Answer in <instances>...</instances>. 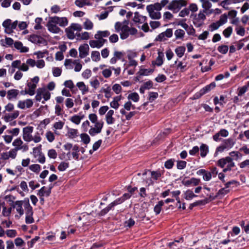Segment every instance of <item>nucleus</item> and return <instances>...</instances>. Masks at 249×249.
I'll use <instances>...</instances> for the list:
<instances>
[{
	"mask_svg": "<svg viewBox=\"0 0 249 249\" xmlns=\"http://www.w3.org/2000/svg\"><path fill=\"white\" fill-rule=\"evenodd\" d=\"M187 5V2L185 0H173L167 6L168 10L173 11V13H177L180 9Z\"/></svg>",
	"mask_w": 249,
	"mask_h": 249,
	"instance_id": "nucleus-1",
	"label": "nucleus"
},
{
	"mask_svg": "<svg viewBox=\"0 0 249 249\" xmlns=\"http://www.w3.org/2000/svg\"><path fill=\"white\" fill-rule=\"evenodd\" d=\"M124 199L122 197L118 198L110 203L107 207L101 210V211L98 213V215L99 216H103L107 214L109 211L114 210V207L118 204H120L124 202Z\"/></svg>",
	"mask_w": 249,
	"mask_h": 249,
	"instance_id": "nucleus-2",
	"label": "nucleus"
},
{
	"mask_svg": "<svg viewBox=\"0 0 249 249\" xmlns=\"http://www.w3.org/2000/svg\"><path fill=\"white\" fill-rule=\"evenodd\" d=\"M33 127L28 126L24 127L23 129V138L26 142H30L33 140V137L31 133L33 131Z\"/></svg>",
	"mask_w": 249,
	"mask_h": 249,
	"instance_id": "nucleus-3",
	"label": "nucleus"
},
{
	"mask_svg": "<svg viewBox=\"0 0 249 249\" xmlns=\"http://www.w3.org/2000/svg\"><path fill=\"white\" fill-rule=\"evenodd\" d=\"M200 179L195 178H192L189 180H185V179H183L181 181L182 184L186 187H189L190 186H197L200 183Z\"/></svg>",
	"mask_w": 249,
	"mask_h": 249,
	"instance_id": "nucleus-4",
	"label": "nucleus"
},
{
	"mask_svg": "<svg viewBox=\"0 0 249 249\" xmlns=\"http://www.w3.org/2000/svg\"><path fill=\"white\" fill-rule=\"evenodd\" d=\"M89 47L88 44H84L80 46L79 48V57L83 58L89 54Z\"/></svg>",
	"mask_w": 249,
	"mask_h": 249,
	"instance_id": "nucleus-5",
	"label": "nucleus"
},
{
	"mask_svg": "<svg viewBox=\"0 0 249 249\" xmlns=\"http://www.w3.org/2000/svg\"><path fill=\"white\" fill-rule=\"evenodd\" d=\"M19 91L18 89H11L7 92V98L9 100H16L18 98Z\"/></svg>",
	"mask_w": 249,
	"mask_h": 249,
	"instance_id": "nucleus-6",
	"label": "nucleus"
},
{
	"mask_svg": "<svg viewBox=\"0 0 249 249\" xmlns=\"http://www.w3.org/2000/svg\"><path fill=\"white\" fill-rule=\"evenodd\" d=\"M29 41L32 43L36 44H42L43 41H45V40L41 36L33 34L30 36Z\"/></svg>",
	"mask_w": 249,
	"mask_h": 249,
	"instance_id": "nucleus-7",
	"label": "nucleus"
},
{
	"mask_svg": "<svg viewBox=\"0 0 249 249\" xmlns=\"http://www.w3.org/2000/svg\"><path fill=\"white\" fill-rule=\"evenodd\" d=\"M15 48L19 50L20 53H27L29 51V48L27 47L23 46L22 43L20 41H17L14 43Z\"/></svg>",
	"mask_w": 249,
	"mask_h": 249,
	"instance_id": "nucleus-8",
	"label": "nucleus"
},
{
	"mask_svg": "<svg viewBox=\"0 0 249 249\" xmlns=\"http://www.w3.org/2000/svg\"><path fill=\"white\" fill-rule=\"evenodd\" d=\"M114 114V111L113 110H109L106 115V120L107 123L108 124H111L115 122V119L113 117Z\"/></svg>",
	"mask_w": 249,
	"mask_h": 249,
	"instance_id": "nucleus-9",
	"label": "nucleus"
},
{
	"mask_svg": "<svg viewBox=\"0 0 249 249\" xmlns=\"http://www.w3.org/2000/svg\"><path fill=\"white\" fill-rule=\"evenodd\" d=\"M27 86L29 88V90L25 89L24 90L25 93H28L30 95H33L35 93V89L36 87V85L32 82H28L27 83Z\"/></svg>",
	"mask_w": 249,
	"mask_h": 249,
	"instance_id": "nucleus-10",
	"label": "nucleus"
},
{
	"mask_svg": "<svg viewBox=\"0 0 249 249\" xmlns=\"http://www.w3.org/2000/svg\"><path fill=\"white\" fill-rule=\"evenodd\" d=\"M47 26L48 27V30L50 32L53 33H59L61 31V29L55 24L51 23L50 22H48Z\"/></svg>",
	"mask_w": 249,
	"mask_h": 249,
	"instance_id": "nucleus-11",
	"label": "nucleus"
},
{
	"mask_svg": "<svg viewBox=\"0 0 249 249\" xmlns=\"http://www.w3.org/2000/svg\"><path fill=\"white\" fill-rule=\"evenodd\" d=\"M149 13V17L154 19H159L161 18V14L160 12H154V10L146 9Z\"/></svg>",
	"mask_w": 249,
	"mask_h": 249,
	"instance_id": "nucleus-12",
	"label": "nucleus"
},
{
	"mask_svg": "<svg viewBox=\"0 0 249 249\" xmlns=\"http://www.w3.org/2000/svg\"><path fill=\"white\" fill-rule=\"evenodd\" d=\"M16 205H17L16 209L17 212L19 213V216L18 215H16L15 217H18L19 218V217L22 215L24 213V210L22 208V201L19 200L16 201Z\"/></svg>",
	"mask_w": 249,
	"mask_h": 249,
	"instance_id": "nucleus-13",
	"label": "nucleus"
},
{
	"mask_svg": "<svg viewBox=\"0 0 249 249\" xmlns=\"http://www.w3.org/2000/svg\"><path fill=\"white\" fill-rule=\"evenodd\" d=\"M230 161H231V160L229 156L221 158L217 161V165L221 168H224L228 162Z\"/></svg>",
	"mask_w": 249,
	"mask_h": 249,
	"instance_id": "nucleus-14",
	"label": "nucleus"
},
{
	"mask_svg": "<svg viewBox=\"0 0 249 249\" xmlns=\"http://www.w3.org/2000/svg\"><path fill=\"white\" fill-rule=\"evenodd\" d=\"M216 86L214 82H212L211 84L206 85L205 87L201 89L204 94L209 92L212 89H213Z\"/></svg>",
	"mask_w": 249,
	"mask_h": 249,
	"instance_id": "nucleus-15",
	"label": "nucleus"
},
{
	"mask_svg": "<svg viewBox=\"0 0 249 249\" xmlns=\"http://www.w3.org/2000/svg\"><path fill=\"white\" fill-rule=\"evenodd\" d=\"M11 24V20L10 19H7L3 22L2 26L5 28L4 32L5 33L11 34V32H10Z\"/></svg>",
	"mask_w": 249,
	"mask_h": 249,
	"instance_id": "nucleus-16",
	"label": "nucleus"
},
{
	"mask_svg": "<svg viewBox=\"0 0 249 249\" xmlns=\"http://www.w3.org/2000/svg\"><path fill=\"white\" fill-rule=\"evenodd\" d=\"M200 156L201 157H205L209 152V147L206 144L202 143L200 147Z\"/></svg>",
	"mask_w": 249,
	"mask_h": 249,
	"instance_id": "nucleus-17",
	"label": "nucleus"
},
{
	"mask_svg": "<svg viewBox=\"0 0 249 249\" xmlns=\"http://www.w3.org/2000/svg\"><path fill=\"white\" fill-rule=\"evenodd\" d=\"M197 196L195 195L191 190H187L184 193V198L186 200H191L194 197H197Z\"/></svg>",
	"mask_w": 249,
	"mask_h": 249,
	"instance_id": "nucleus-18",
	"label": "nucleus"
},
{
	"mask_svg": "<svg viewBox=\"0 0 249 249\" xmlns=\"http://www.w3.org/2000/svg\"><path fill=\"white\" fill-rule=\"evenodd\" d=\"M200 1L202 2V6L204 9L202 12L203 13H207V11L211 7L212 3L208 0H200Z\"/></svg>",
	"mask_w": 249,
	"mask_h": 249,
	"instance_id": "nucleus-19",
	"label": "nucleus"
},
{
	"mask_svg": "<svg viewBox=\"0 0 249 249\" xmlns=\"http://www.w3.org/2000/svg\"><path fill=\"white\" fill-rule=\"evenodd\" d=\"M154 71L153 69H141L137 72V74L139 76L148 75L150 73H153Z\"/></svg>",
	"mask_w": 249,
	"mask_h": 249,
	"instance_id": "nucleus-20",
	"label": "nucleus"
},
{
	"mask_svg": "<svg viewBox=\"0 0 249 249\" xmlns=\"http://www.w3.org/2000/svg\"><path fill=\"white\" fill-rule=\"evenodd\" d=\"M110 35V33L108 31H98L97 33L95 35L94 37L96 39H100L103 37H107Z\"/></svg>",
	"mask_w": 249,
	"mask_h": 249,
	"instance_id": "nucleus-21",
	"label": "nucleus"
},
{
	"mask_svg": "<svg viewBox=\"0 0 249 249\" xmlns=\"http://www.w3.org/2000/svg\"><path fill=\"white\" fill-rule=\"evenodd\" d=\"M5 40V44L4 43L3 39H2L0 40V44L2 46H11L14 43V40L10 37H8L6 36Z\"/></svg>",
	"mask_w": 249,
	"mask_h": 249,
	"instance_id": "nucleus-22",
	"label": "nucleus"
},
{
	"mask_svg": "<svg viewBox=\"0 0 249 249\" xmlns=\"http://www.w3.org/2000/svg\"><path fill=\"white\" fill-rule=\"evenodd\" d=\"M73 29L71 28V26L66 28L65 32L67 34V37L70 39H73L75 37V35L73 32Z\"/></svg>",
	"mask_w": 249,
	"mask_h": 249,
	"instance_id": "nucleus-23",
	"label": "nucleus"
},
{
	"mask_svg": "<svg viewBox=\"0 0 249 249\" xmlns=\"http://www.w3.org/2000/svg\"><path fill=\"white\" fill-rule=\"evenodd\" d=\"M76 86L78 88L82 91V93L83 94L86 93V92L89 91V89L86 87L85 84L83 82H78L76 84Z\"/></svg>",
	"mask_w": 249,
	"mask_h": 249,
	"instance_id": "nucleus-24",
	"label": "nucleus"
},
{
	"mask_svg": "<svg viewBox=\"0 0 249 249\" xmlns=\"http://www.w3.org/2000/svg\"><path fill=\"white\" fill-rule=\"evenodd\" d=\"M235 143V142L233 139L229 138L225 140L224 142V145L226 147V149L231 148Z\"/></svg>",
	"mask_w": 249,
	"mask_h": 249,
	"instance_id": "nucleus-25",
	"label": "nucleus"
},
{
	"mask_svg": "<svg viewBox=\"0 0 249 249\" xmlns=\"http://www.w3.org/2000/svg\"><path fill=\"white\" fill-rule=\"evenodd\" d=\"M146 9H149L153 10H157V11H160L161 9V6L159 2L155 3L153 4H150L146 6Z\"/></svg>",
	"mask_w": 249,
	"mask_h": 249,
	"instance_id": "nucleus-26",
	"label": "nucleus"
},
{
	"mask_svg": "<svg viewBox=\"0 0 249 249\" xmlns=\"http://www.w3.org/2000/svg\"><path fill=\"white\" fill-rule=\"evenodd\" d=\"M164 205V202L162 200L159 201L158 203L154 207V211L156 214H159L161 210V207Z\"/></svg>",
	"mask_w": 249,
	"mask_h": 249,
	"instance_id": "nucleus-27",
	"label": "nucleus"
},
{
	"mask_svg": "<svg viewBox=\"0 0 249 249\" xmlns=\"http://www.w3.org/2000/svg\"><path fill=\"white\" fill-rule=\"evenodd\" d=\"M185 51V47L184 46H179L175 49V53L179 57H181L183 55Z\"/></svg>",
	"mask_w": 249,
	"mask_h": 249,
	"instance_id": "nucleus-28",
	"label": "nucleus"
},
{
	"mask_svg": "<svg viewBox=\"0 0 249 249\" xmlns=\"http://www.w3.org/2000/svg\"><path fill=\"white\" fill-rule=\"evenodd\" d=\"M163 54L161 55L160 53H159V55L157 57L156 61H152L153 65H156L158 66H160L163 64V59H162Z\"/></svg>",
	"mask_w": 249,
	"mask_h": 249,
	"instance_id": "nucleus-29",
	"label": "nucleus"
},
{
	"mask_svg": "<svg viewBox=\"0 0 249 249\" xmlns=\"http://www.w3.org/2000/svg\"><path fill=\"white\" fill-rule=\"evenodd\" d=\"M176 39H182L185 35V32L182 29H177L175 32Z\"/></svg>",
	"mask_w": 249,
	"mask_h": 249,
	"instance_id": "nucleus-30",
	"label": "nucleus"
},
{
	"mask_svg": "<svg viewBox=\"0 0 249 249\" xmlns=\"http://www.w3.org/2000/svg\"><path fill=\"white\" fill-rule=\"evenodd\" d=\"M175 160L174 159H170L166 160L164 163V167L168 169H171L174 165Z\"/></svg>",
	"mask_w": 249,
	"mask_h": 249,
	"instance_id": "nucleus-31",
	"label": "nucleus"
},
{
	"mask_svg": "<svg viewBox=\"0 0 249 249\" xmlns=\"http://www.w3.org/2000/svg\"><path fill=\"white\" fill-rule=\"evenodd\" d=\"M77 129L69 128L68 132V136L70 138H75L77 136Z\"/></svg>",
	"mask_w": 249,
	"mask_h": 249,
	"instance_id": "nucleus-32",
	"label": "nucleus"
},
{
	"mask_svg": "<svg viewBox=\"0 0 249 249\" xmlns=\"http://www.w3.org/2000/svg\"><path fill=\"white\" fill-rule=\"evenodd\" d=\"M229 50L228 46L226 45H221L219 46L217 48V51L222 54H226L227 53Z\"/></svg>",
	"mask_w": 249,
	"mask_h": 249,
	"instance_id": "nucleus-33",
	"label": "nucleus"
},
{
	"mask_svg": "<svg viewBox=\"0 0 249 249\" xmlns=\"http://www.w3.org/2000/svg\"><path fill=\"white\" fill-rule=\"evenodd\" d=\"M82 117L80 116L74 115L70 118V121L76 124H79L80 123Z\"/></svg>",
	"mask_w": 249,
	"mask_h": 249,
	"instance_id": "nucleus-34",
	"label": "nucleus"
},
{
	"mask_svg": "<svg viewBox=\"0 0 249 249\" xmlns=\"http://www.w3.org/2000/svg\"><path fill=\"white\" fill-rule=\"evenodd\" d=\"M80 137L81 138L82 141L85 143V144H88L89 143L90 141V138L89 137V136L86 134V133H82L80 135Z\"/></svg>",
	"mask_w": 249,
	"mask_h": 249,
	"instance_id": "nucleus-35",
	"label": "nucleus"
},
{
	"mask_svg": "<svg viewBox=\"0 0 249 249\" xmlns=\"http://www.w3.org/2000/svg\"><path fill=\"white\" fill-rule=\"evenodd\" d=\"M150 173L152 178L156 180L161 177L162 175L159 170L150 171Z\"/></svg>",
	"mask_w": 249,
	"mask_h": 249,
	"instance_id": "nucleus-36",
	"label": "nucleus"
},
{
	"mask_svg": "<svg viewBox=\"0 0 249 249\" xmlns=\"http://www.w3.org/2000/svg\"><path fill=\"white\" fill-rule=\"evenodd\" d=\"M91 58L93 61L97 62L100 60V55L98 51H94L91 53Z\"/></svg>",
	"mask_w": 249,
	"mask_h": 249,
	"instance_id": "nucleus-37",
	"label": "nucleus"
},
{
	"mask_svg": "<svg viewBox=\"0 0 249 249\" xmlns=\"http://www.w3.org/2000/svg\"><path fill=\"white\" fill-rule=\"evenodd\" d=\"M103 91L105 93V96L107 98H109L111 97L112 93L111 92V89L110 87L107 86L106 89H102L101 91Z\"/></svg>",
	"mask_w": 249,
	"mask_h": 249,
	"instance_id": "nucleus-38",
	"label": "nucleus"
},
{
	"mask_svg": "<svg viewBox=\"0 0 249 249\" xmlns=\"http://www.w3.org/2000/svg\"><path fill=\"white\" fill-rule=\"evenodd\" d=\"M139 95L136 92H133L128 95V99H131L135 102H137L139 100Z\"/></svg>",
	"mask_w": 249,
	"mask_h": 249,
	"instance_id": "nucleus-39",
	"label": "nucleus"
},
{
	"mask_svg": "<svg viewBox=\"0 0 249 249\" xmlns=\"http://www.w3.org/2000/svg\"><path fill=\"white\" fill-rule=\"evenodd\" d=\"M232 33V28L231 26L228 27L223 31V34L226 38L229 37Z\"/></svg>",
	"mask_w": 249,
	"mask_h": 249,
	"instance_id": "nucleus-40",
	"label": "nucleus"
},
{
	"mask_svg": "<svg viewBox=\"0 0 249 249\" xmlns=\"http://www.w3.org/2000/svg\"><path fill=\"white\" fill-rule=\"evenodd\" d=\"M69 166V163L68 162H61L58 166V169L60 171H64L68 168Z\"/></svg>",
	"mask_w": 249,
	"mask_h": 249,
	"instance_id": "nucleus-41",
	"label": "nucleus"
},
{
	"mask_svg": "<svg viewBox=\"0 0 249 249\" xmlns=\"http://www.w3.org/2000/svg\"><path fill=\"white\" fill-rule=\"evenodd\" d=\"M68 24V20L66 17L59 18L58 24L61 27H65Z\"/></svg>",
	"mask_w": 249,
	"mask_h": 249,
	"instance_id": "nucleus-42",
	"label": "nucleus"
},
{
	"mask_svg": "<svg viewBox=\"0 0 249 249\" xmlns=\"http://www.w3.org/2000/svg\"><path fill=\"white\" fill-rule=\"evenodd\" d=\"M187 162L184 160H178L177 161V167L179 170H182L186 166Z\"/></svg>",
	"mask_w": 249,
	"mask_h": 249,
	"instance_id": "nucleus-43",
	"label": "nucleus"
},
{
	"mask_svg": "<svg viewBox=\"0 0 249 249\" xmlns=\"http://www.w3.org/2000/svg\"><path fill=\"white\" fill-rule=\"evenodd\" d=\"M230 190L227 189V188H226V187L225 188H223L220 189L218 192L217 193V196H218L219 197L220 196H223L227 194L228 193H229Z\"/></svg>",
	"mask_w": 249,
	"mask_h": 249,
	"instance_id": "nucleus-44",
	"label": "nucleus"
},
{
	"mask_svg": "<svg viewBox=\"0 0 249 249\" xmlns=\"http://www.w3.org/2000/svg\"><path fill=\"white\" fill-rule=\"evenodd\" d=\"M29 169L31 171L35 173H38L39 172L40 170V166L37 164H32L30 166Z\"/></svg>",
	"mask_w": 249,
	"mask_h": 249,
	"instance_id": "nucleus-45",
	"label": "nucleus"
},
{
	"mask_svg": "<svg viewBox=\"0 0 249 249\" xmlns=\"http://www.w3.org/2000/svg\"><path fill=\"white\" fill-rule=\"evenodd\" d=\"M158 97V93L155 92H149V98L148 100L149 102H152Z\"/></svg>",
	"mask_w": 249,
	"mask_h": 249,
	"instance_id": "nucleus-46",
	"label": "nucleus"
},
{
	"mask_svg": "<svg viewBox=\"0 0 249 249\" xmlns=\"http://www.w3.org/2000/svg\"><path fill=\"white\" fill-rule=\"evenodd\" d=\"M228 17L226 14H224L221 15L220 17V19L217 22L219 24H220V25H222L227 22Z\"/></svg>",
	"mask_w": 249,
	"mask_h": 249,
	"instance_id": "nucleus-47",
	"label": "nucleus"
},
{
	"mask_svg": "<svg viewBox=\"0 0 249 249\" xmlns=\"http://www.w3.org/2000/svg\"><path fill=\"white\" fill-rule=\"evenodd\" d=\"M57 154L55 149H50L48 152V156L50 158L55 159L57 157Z\"/></svg>",
	"mask_w": 249,
	"mask_h": 249,
	"instance_id": "nucleus-48",
	"label": "nucleus"
},
{
	"mask_svg": "<svg viewBox=\"0 0 249 249\" xmlns=\"http://www.w3.org/2000/svg\"><path fill=\"white\" fill-rule=\"evenodd\" d=\"M75 4L76 6L79 7H82L84 5H90V3L89 2L82 1L81 0H76L75 1Z\"/></svg>",
	"mask_w": 249,
	"mask_h": 249,
	"instance_id": "nucleus-49",
	"label": "nucleus"
},
{
	"mask_svg": "<svg viewBox=\"0 0 249 249\" xmlns=\"http://www.w3.org/2000/svg\"><path fill=\"white\" fill-rule=\"evenodd\" d=\"M220 26V24H219V23L217 21H216L215 22L212 23L209 26V29L211 31L213 32L214 30L218 29Z\"/></svg>",
	"mask_w": 249,
	"mask_h": 249,
	"instance_id": "nucleus-50",
	"label": "nucleus"
},
{
	"mask_svg": "<svg viewBox=\"0 0 249 249\" xmlns=\"http://www.w3.org/2000/svg\"><path fill=\"white\" fill-rule=\"evenodd\" d=\"M248 89V88L246 85L242 87L239 88L238 89V95L239 96L243 95L247 91Z\"/></svg>",
	"mask_w": 249,
	"mask_h": 249,
	"instance_id": "nucleus-51",
	"label": "nucleus"
},
{
	"mask_svg": "<svg viewBox=\"0 0 249 249\" xmlns=\"http://www.w3.org/2000/svg\"><path fill=\"white\" fill-rule=\"evenodd\" d=\"M84 28L87 30L91 29L93 26L92 22L88 19L84 23Z\"/></svg>",
	"mask_w": 249,
	"mask_h": 249,
	"instance_id": "nucleus-52",
	"label": "nucleus"
},
{
	"mask_svg": "<svg viewBox=\"0 0 249 249\" xmlns=\"http://www.w3.org/2000/svg\"><path fill=\"white\" fill-rule=\"evenodd\" d=\"M62 73V70L58 67H54L53 69V75L55 77L59 76Z\"/></svg>",
	"mask_w": 249,
	"mask_h": 249,
	"instance_id": "nucleus-53",
	"label": "nucleus"
},
{
	"mask_svg": "<svg viewBox=\"0 0 249 249\" xmlns=\"http://www.w3.org/2000/svg\"><path fill=\"white\" fill-rule=\"evenodd\" d=\"M101 130L95 127H91L89 131V134L92 136H94L96 134L100 133L101 132Z\"/></svg>",
	"mask_w": 249,
	"mask_h": 249,
	"instance_id": "nucleus-54",
	"label": "nucleus"
},
{
	"mask_svg": "<svg viewBox=\"0 0 249 249\" xmlns=\"http://www.w3.org/2000/svg\"><path fill=\"white\" fill-rule=\"evenodd\" d=\"M18 151L17 147H15L11 149L9 152H8L9 158L15 159L17 156V152Z\"/></svg>",
	"mask_w": 249,
	"mask_h": 249,
	"instance_id": "nucleus-55",
	"label": "nucleus"
},
{
	"mask_svg": "<svg viewBox=\"0 0 249 249\" xmlns=\"http://www.w3.org/2000/svg\"><path fill=\"white\" fill-rule=\"evenodd\" d=\"M46 138L47 139V140L49 142H52L53 141V140H54V134H53V132H52L51 131H48L47 133H46Z\"/></svg>",
	"mask_w": 249,
	"mask_h": 249,
	"instance_id": "nucleus-56",
	"label": "nucleus"
},
{
	"mask_svg": "<svg viewBox=\"0 0 249 249\" xmlns=\"http://www.w3.org/2000/svg\"><path fill=\"white\" fill-rule=\"evenodd\" d=\"M6 234L8 237L13 238L17 235V231L15 230H8L6 231Z\"/></svg>",
	"mask_w": 249,
	"mask_h": 249,
	"instance_id": "nucleus-57",
	"label": "nucleus"
},
{
	"mask_svg": "<svg viewBox=\"0 0 249 249\" xmlns=\"http://www.w3.org/2000/svg\"><path fill=\"white\" fill-rule=\"evenodd\" d=\"M112 89L116 94H119L121 92L122 87L119 84H115L113 86Z\"/></svg>",
	"mask_w": 249,
	"mask_h": 249,
	"instance_id": "nucleus-58",
	"label": "nucleus"
},
{
	"mask_svg": "<svg viewBox=\"0 0 249 249\" xmlns=\"http://www.w3.org/2000/svg\"><path fill=\"white\" fill-rule=\"evenodd\" d=\"M15 243L17 247H21L25 244L24 241L20 237L15 239Z\"/></svg>",
	"mask_w": 249,
	"mask_h": 249,
	"instance_id": "nucleus-59",
	"label": "nucleus"
},
{
	"mask_svg": "<svg viewBox=\"0 0 249 249\" xmlns=\"http://www.w3.org/2000/svg\"><path fill=\"white\" fill-rule=\"evenodd\" d=\"M166 79V77L164 74H159L158 76L155 78V80L158 83H161Z\"/></svg>",
	"mask_w": 249,
	"mask_h": 249,
	"instance_id": "nucleus-60",
	"label": "nucleus"
},
{
	"mask_svg": "<svg viewBox=\"0 0 249 249\" xmlns=\"http://www.w3.org/2000/svg\"><path fill=\"white\" fill-rule=\"evenodd\" d=\"M149 24L152 29H155L157 28H159L160 26V22L157 21H151L150 22Z\"/></svg>",
	"mask_w": 249,
	"mask_h": 249,
	"instance_id": "nucleus-61",
	"label": "nucleus"
},
{
	"mask_svg": "<svg viewBox=\"0 0 249 249\" xmlns=\"http://www.w3.org/2000/svg\"><path fill=\"white\" fill-rule=\"evenodd\" d=\"M64 85H65V87L70 89L71 90L74 87V85L73 83V82L71 80L66 81L64 82Z\"/></svg>",
	"mask_w": 249,
	"mask_h": 249,
	"instance_id": "nucleus-62",
	"label": "nucleus"
},
{
	"mask_svg": "<svg viewBox=\"0 0 249 249\" xmlns=\"http://www.w3.org/2000/svg\"><path fill=\"white\" fill-rule=\"evenodd\" d=\"M59 20V17L57 16H54L53 17H50L49 18V21L48 22H50L51 23L53 24H58Z\"/></svg>",
	"mask_w": 249,
	"mask_h": 249,
	"instance_id": "nucleus-63",
	"label": "nucleus"
},
{
	"mask_svg": "<svg viewBox=\"0 0 249 249\" xmlns=\"http://www.w3.org/2000/svg\"><path fill=\"white\" fill-rule=\"evenodd\" d=\"M64 123L59 121L56 122L53 124V127L56 129H61L63 127Z\"/></svg>",
	"mask_w": 249,
	"mask_h": 249,
	"instance_id": "nucleus-64",
	"label": "nucleus"
}]
</instances>
